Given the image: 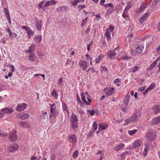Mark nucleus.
<instances>
[{
    "label": "nucleus",
    "mask_w": 160,
    "mask_h": 160,
    "mask_svg": "<svg viewBox=\"0 0 160 160\" xmlns=\"http://www.w3.org/2000/svg\"><path fill=\"white\" fill-rule=\"evenodd\" d=\"M138 120V115L135 113H133L127 119L125 120V122H126V125H128L130 122H137Z\"/></svg>",
    "instance_id": "f257e3e1"
},
{
    "label": "nucleus",
    "mask_w": 160,
    "mask_h": 160,
    "mask_svg": "<svg viewBox=\"0 0 160 160\" xmlns=\"http://www.w3.org/2000/svg\"><path fill=\"white\" fill-rule=\"evenodd\" d=\"M1 113L3 114V117L5 114H10L13 112V109L11 108H6L2 109L1 110Z\"/></svg>",
    "instance_id": "f03ea898"
},
{
    "label": "nucleus",
    "mask_w": 160,
    "mask_h": 160,
    "mask_svg": "<svg viewBox=\"0 0 160 160\" xmlns=\"http://www.w3.org/2000/svg\"><path fill=\"white\" fill-rule=\"evenodd\" d=\"M18 147V145L17 143H14L9 145L7 149L9 152H12L17 150Z\"/></svg>",
    "instance_id": "7ed1b4c3"
},
{
    "label": "nucleus",
    "mask_w": 160,
    "mask_h": 160,
    "mask_svg": "<svg viewBox=\"0 0 160 160\" xmlns=\"http://www.w3.org/2000/svg\"><path fill=\"white\" fill-rule=\"evenodd\" d=\"M9 137L10 141L12 142L15 141L17 138L16 131L13 130L12 131L10 134Z\"/></svg>",
    "instance_id": "20e7f679"
},
{
    "label": "nucleus",
    "mask_w": 160,
    "mask_h": 160,
    "mask_svg": "<svg viewBox=\"0 0 160 160\" xmlns=\"http://www.w3.org/2000/svg\"><path fill=\"white\" fill-rule=\"evenodd\" d=\"M79 64L80 67L83 70H86L88 68L87 62L85 61L80 60L79 62Z\"/></svg>",
    "instance_id": "39448f33"
},
{
    "label": "nucleus",
    "mask_w": 160,
    "mask_h": 160,
    "mask_svg": "<svg viewBox=\"0 0 160 160\" xmlns=\"http://www.w3.org/2000/svg\"><path fill=\"white\" fill-rule=\"evenodd\" d=\"M105 95L108 97L112 95L115 92L114 88H109L105 90Z\"/></svg>",
    "instance_id": "423d86ee"
},
{
    "label": "nucleus",
    "mask_w": 160,
    "mask_h": 160,
    "mask_svg": "<svg viewBox=\"0 0 160 160\" xmlns=\"http://www.w3.org/2000/svg\"><path fill=\"white\" fill-rule=\"evenodd\" d=\"M49 116L50 117V123L52 124V125L54 124V122H55L56 120L55 118H52L53 117L56 118L57 117L56 111H54L53 112L51 113Z\"/></svg>",
    "instance_id": "0eeeda50"
},
{
    "label": "nucleus",
    "mask_w": 160,
    "mask_h": 160,
    "mask_svg": "<svg viewBox=\"0 0 160 160\" xmlns=\"http://www.w3.org/2000/svg\"><path fill=\"white\" fill-rule=\"evenodd\" d=\"M27 106V105L26 103H23L19 104L16 109L17 111H22L25 109Z\"/></svg>",
    "instance_id": "6e6552de"
},
{
    "label": "nucleus",
    "mask_w": 160,
    "mask_h": 160,
    "mask_svg": "<svg viewBox=\"0 0 160 160\" xmlns=\"http://www.w3.org/2000/svg\"><path fill=\"white\" fill-rule=\"evenodd\" d=\"M26 53H28L29 54V60L31 61H35L34 58H35L34 54L33 53L32 51H25Z\"/></svg>",
    "instance_id": "1a4fd4ad"
},
{
    "label": "nucleus",
    "mask_w": 160,
    "mask_h": 160,
    "mask_svg": "<svg viewBox=\"0 0 160 160\" xmlns=\"http://www.w3.org/2000/svg\"><path fill=\"white\" fill-rule=\"evenodd\" d=\"M142 141L139 140L137 139L133 143V147L134 148L139 147L142 143Z\"/></svg>",
    "instance_id": "9d476101"
},
{
    "label": "nucleus",
    "mask_w": 160,
    "mask_h": 160,
    "mask_svg": "<svg viewBox=\"0 0 160 160\" xmlns=\"http://www.w3.org/2000/svg\"><path fill=\"white\" fill-rule=\"evenodd\" d=\"M156 136L154 132L148 133L147 135V138L148 141L154 140Z\"/></svg>",
    "instance_id": "9b49d317"
},
{
    "label": "nucleus",
    "mask_w": 160,
    "mask_h": 160,
    "mask_svg": "<svg viewBox=\"0 0 160 160\" xmlns=\"http://www.w3.org/2000/svg\"><path fill=\"white\" fill-rule=\"evenodd\" d=\"M69 138L70 143L74 144L76 143L77 141L76 136L74 135H71L69 136Z\"/></svg>",
    "instance_id": "f8f14e48"
},
{
    "label": "nucleus",
    "mask_w": 160,
    "mask_h": 160,
    "mask_svg": "<svg viewBox=\"0 0 160 160\" xmlns=\"http://www.w3.org/2000/svg\"><path fill=\"white\" fill-rule=\"evenodd\" d=\"M159 122H160V117H158L153 118L151 122V123L154 125L157 124Z\"/></svg>",
    "instance_id": "ddd939ff"
},
{
    "label": "nucleus",
    "mask_w": 160,
    "mask_h": 160,
    "mask_svg": "<svg viewBox=\"0 0 160 160\" xmlns=\"http://www.w3.org/2000/svg\"><path fill=\"white\" fill-rule=\"evenodd\" d=\"M35 26L37 29L38 30H41V22H42L39 21V20L37 18L35 20Z\"/></svg>",
    "instance_id": "4468645a"
},
{
    "label": "nucleus",
    "mask_w": 160,
    "mask_h": 160,
    "mask_svg": "<svg viewBox=\"0 0 160 160\" xmlns=\"http://www.w3.org/2000/svg\"><path fill=\"white\" fill-rule=\"evenodd\" d=\"M130 98V96L129 95V92H128L126 96L124 97L123 100V102L125 104L126 106H127L128 104V103L129 101Z\"/></svg>",
    "instance_id": "2eb2a0df"
},
{
    "label": "nucleus",
    "mask_w": 160,
    "mask_h": 160,
    "mask_svg": "<svg viewBox=\"0 0 160 160\" xmlns=\"http://www.w3.org/2000/svg\"><path fill=\"white\" fill-rule=\"evenodd\" d=\"M78 118L77 115L74 113H72L71 115L70 119V122H78Z\"/></svg>",
    "instance_id": "dca6fc26"
},
{
    "label": "nucleus",
    "mask_w": 160,
    "mask_h": 160,
    "mask_svg": "<svg viewBox=\"0 0 160 160\" xmlns=\"http://www.w3.org/2000/svg\"><path fill=\"white\" fill-rule=\"evenodd\" d=\"M145 147L144 149V150L143 154L146 156L147 154V153L150 149V144L148 143L145 144Z\"/></svg>",
    "instance_id": "f3484780"
},
{
    "label": "nucleus",
    "mask_w": 160,
    "mask_h": 160,
    "mask_svg": "<svg viewBox=\"0 0 160 160\" xmlns=\"http://www.w3.org/2000/svg\"><path fill=\"white\" fill-rule=\"evenodd\" d=\"M150 13L147 12L145 13L144 15L141 18L140 23L142 24V22L146 19L147 17L150 15Z\"/></svg>",
    "instance_id": "a211bd4d"
},
{
    "label": "nucleus",
    "mask_w": 160,
    "mask_h": 160,
    "mask_svg": "<svg viewBox=\"0 0 160 160\" xmlns=\"http://www.w3.org/2000/svg\"><path fill=\"white\" fill-rule=\"evenodd\" d=\"M108 126V123H100L98 124L99 129H101L103 130H106Z\"/></svg>",
    "instance_id": "6ab92c4d"
},
{
    "label": "nucleus",
    "mask_w": 160,
    "mask_h": 160,
    "mask_svg": "<svg viewBox=\"0 0 160 160\" xmlns=\"http://www.w3.org/2000/svg\"><path fill=\"white\" fill-rule=\"evenodd\" d=\"M107 54L110 58H113L116 55V53L115 51H109L108 52Z\"/></svg>",
    "instance_id": "aec40b11"
},
{
    "label": "nucleus",
    "mask_w": 160,
    "mask_h": 160,
    "mask_svg": "<svg viewBox=\"0 0 160 160\" xmlns=\"http://www.w3.org/2000/svg\"><path fill=\"white\" fill-rule=\"evenodd\" d=\"M34 39L37 43H40L42 41V36L41 35L36 36Z\"/></svg>",
    "instance_id": "412c9836"
},
{
    "label": "nucleus",
    "mask_w": 160,
    "mask_h": 160,
    "mask_svg": "<svg viewBox=\"0 0 160 160\" xmlns=\"http://www.w3.org/2000/svg\"><path fill=\"white\" fill-rule=\"evenodd\" d=\"M159 106L157 105H155L152 109V110L153 111V112L155 114L158 113L159 111Z\"/></svg>",
    "instance_id": "4be33fe9"
},
{
    "label": "nucleus",
    "mask_w": 160,
    "mask_h": 160,
    "mask_svg": "<svg viewBox=\"0 0 160 160\" xmlns=\"http://www.w3.org/2000/svg\"><path fill=\"white\" fill-rule=\"evenodd\" d=\"M125 146V145L123 143H121L118 145L114 148V150L117 152L121 149L123 147Z\"/></svg>",
    "instance_id": "5701e85b"
},
{
    "label": "nucleus",
    "mask_w": 160,
    "mask_h": 160,
    "mask_svg": "<svg viewBox=\"0 0 160 160\" xmlns=\"http://www.w3.org/2000/svg\"><path fill=\"white\" fill-rule=\"evenodd\" d=\"M20 118L22 119H25L29 118V115L28 114L24 113L23 114H20L19 115Z\"/></svg>",
    "instance_id": "b1692460"
},
{
    "label": "nucleus",
    "mask_w": 160,
    "mask_h": 160,
    "mask_svg": "<svg viewBox=\"0 0 160 160\" xmlns=\"http://www.w3.org/2000/svg\"><path fill=\"white\" fill-rule=\"evenodd\" d=\"M80 95L81 97V99L83 102L86 105H90V104L87 102L85 99V97L84 95V93L83 92L81 93Z\"/></svg>",
    "instance_id": "393cba45"
},
{
    "label": "nucleus",
    "mask_w": 160,
    "mask_h": 160,
    "mask_svg": "<svg viewBox=\"0 0 160 160\" xmlns=\"http://www.w3.org/2000/svg\"><path fill=\"white\" fill-rule=\"evenodd\" d=\"M122 16L126 20L129 21L130 18L128 14V12L124 11L122 14Z\"/></svg>",
    "instance_id": "a878e982"
},
{
    "label": "nucleus",
    "mask_w": 160,
    "mask_h": 160,
    "mask_svg": "<svg viewBox=\"0 0 160 160\" xmlns=\"http://www.w3.org/2000/svg\"><path fill=\"white\" fill-rule=\"evenodd\" d=\"M70 125L72 128L75 130L78 127V122H70Z\"/></svg>",
    "instance_id": "bb28decb"
},
{
    "label": "nucleus",
    "mask_w": 160,
    "mask_h": 160,
    "mask_svg": "<svg viewBox=\"0 0 160 160\" xmlns=\"http://www.w3.org/2000/svg\"><path fill=\"white\" fill-rule=\"evenodd\" d=\"M105 35L106 37V38L107 40H108L111 38L110 32L108 29L106 30Z\"/></svg>",
    "instance_id": "cd10ccee"
},
{
    "label": "nucleus",
    "mask_w": 160,
    "mask_h": 160,
    "mask_svg": "<svg viewBox=\"0 0 160 160\" xmlns=\"http://www.w3.org/2000/svg\"><path fill=\"white\" fill-rule=\"evenodd\" d=\"M56 1L55 0H51L50 1L47 2L45 4V6L48 7L50 5H52L53 4H56Z\"/></svg>",
    "instance_id": "c85d7f7f"
},
{
    "label": "nucleus",
    "mask_w": 160,
    "mask_h": 160,
    "mask_svg": "<svg viewBox=\"0 0 160 160\" xmlns=\"http://www.w3.org/2000/svg\"><path fill=\"white\" fill-rule=\"evenodd\" d=\"M49 105L50 107V112L52 113L54 111H55L56 107L55 104L54 103L52 104H50Z\"/></svg>",
    "instance_id": "c756f323"
},
{
    "label": "nucleus",
    "mask_w": 160,
    "mask_h": 160,
    "mask_svg": "<svg viewBox=\"0 0 160 160\" xmlns=\"http://www.w3.org/2000/svg\"><path fill=\"white\" fill-rule=\"evenodd\" d=\"M27 33L28 36V38H30L31 36H32L34 35V32L29 28V30H28L27 32Z\"/></svg>",
    "instance_id": "7c9ffc66"
},
{
    "label": "nucleus",
    "mask_w": 160,
    "mask_h": 160,
    "mask_svg": "<svg viewBox=\"0 0 160 160\" xmlns=\"http://www.w3.org/2000/svg\"><path fill=\"white\" fill-rule=\"evenodd\" d=\"M41 114V120L43 122H46L48 118V116L43 115L42 114Z\"/></svg>",
    "instance_id": "2f4dec72"
},
{
    "label": "nucleus",
    "mask_w": 160,
    "mask_h": 160,
    "mask_svg": "<svg viewBox=\"0 0 160 160\" xmlns=\"http://www.w3.org/2000/svg\"><path fill=\"white\" fill-rule=\"evenodd\" d=\"M62 105L63 110L64 111H66L68 115L69 113V110L68 108V107L66 104L65 103H63Z\"/></svg>",
    "instance_id": "473e14b6"
},
{
    "label": "nucleus",
    "mask_w": 160,
    "mask_h": 160,
    "mask_svg": "<svg viewBox=\"0 0 160 160\" xmlns=\"http://www.w3.org/2000/svg\"><path fill=\"white\" fill-rule=\"evenodd\" d=\"M21 126L23 127L28 128L30 127V125L25 122H22L20 123Z\"/></svg>",
    "instance_id": "72a5a7b5"
},
{
    "label": "nucleus",
    "mask_w": 160,
    "mask_h": 160,
    "mask_svg": "<svg viewBox=\"0 0 160 160\" xmlns=\"http://www.w3.org/2000/svg\"><path fill=\"white\" fill-rule=\"evenodd\" d=\"M45 3V1H42L41 2H40L38 6L40 8H41L43 10H44L45 9V7L47 6H45V4L44 5H42L43 3Z\"/></svg>",
    "instance_id": "f704fd0d"
},
{
    "label": "nucleus",
    "mask_w": 160,
    "mask_h": 160,
    "mask_svg": "<svg viewBox=\"0 0 160 160\" xmlns=\"http://www.w3.org/2000/svg\"><path fill=\"white\" fill-rule=\"evenodd\" d=\"M104 56L102 54H100L98 57L96 59L95 61L96 62L98 63H99L100 61L102 59V58H103Z\"/></svg>",
    "instance_id": "c9c22d12"
},
{
    "label": "nucleus",
    "mask_w": 160,
    "mask_h": 160,
    "mask_svg": "<svg viewBox=\"0 0 160 160\" xmlns=\"http://www.w3.org/2000/svg\"><path fill=\"white\" fill-rule=\"evenodd\" d=\"M100 71L102 73H107V69L105 66H102L100 68Z\"/></svg>",
    "instance_id": "e433bc0d"
},
{
    "label": "nucleus",
    "mask_w": 160,
    "mask_h": 160,
    "mask_svg": "<svg viewBox=\"0 0 160 160\" xmlns=\"http://www.w3.org/2000/svg\"><path fill=\"white\" fill-rule=\"evenodd\" d=\"M158 62L155 60L152 63L149 67V69L151 70L156 65Z\"/></svg>",
    "instance_id": "4c0bfd02"
},
{
    "label": "nucleus",
    "mask_w": 160,
    "mask_h": 160,
    "mask_svg": "<svg viewBox=\"0 0 160 160\" xmlns=\"http://www.w3.org/2000/svg\"><path fill=\"white\" fill-rule=\"evenodd\" d=\"M51 94L52 96L54 97L56 99L58 97V93L54 89H53V91L52 92Z\"/></svg>",
    "instance_id": "58836bf2"
},
{
    "label": "nucleus",
    "mask_w": 160,
    "mask_h": 160,
    "mask_svg": "<svg viewBox=\"0 0 160 160\" xmlns=\"http://www.w3.org/2000/svg\"><path fill=\"white\" fill-rule=\"evenodd\" d=\"M4 9V12L6 15V17L7 18L10 16L9 14L8 9L7 8H5Z\"/></svg>",
    "instance_id": "ea45409f"
},
{
    "label": "nucleus",
    "mask_w": 160,
    "mask_h": 160,
    "mask_svg": "<svg viewBox=\"0 0 160 160\" xmlns=\"http://www.w3.org/2000/svg\"><path fill=\"white\" fill-rule=\"evenodd\" d=\"M139 67L136 66L132 68H131L130 71L131 72H136L139 69Z\"/></svg>",
    "instance_id": "a19ab883"
},
{
    "label": "nucleus",
    "mask_w": 160,
    "mask_h": 160,
    "mask_svg": "<svg viewBox=\"0 0 160 160\" xmlns=\"http://www.w3.org/2000/svg\"><path fill=\"white\" fill-rule=\"evenodd\" d=\"M7 135L6 132L0 130V137H4Z\"/></svg>",
    "instance_id": "79ce46f5"
},
{
    "label": "nucleus",
    "mask_w": 160,
    "mask_h": 160,
    "mask_svg": "<svg viewBox=\"0 0 160 160\" xmlns=\"http://www.w3.org/2000/svg\"><path fill=\"white\" fill-rule=\"evenodd\" d=\"M138 131V130L137 129H134L133 130H128V134L131 135H132L134 133H136Z\"/></svg>",
    "instance_id": "37998d69"
},
{
    "label": "nucleus",
    "mask_w": 160,
    "mask_h": 160,
    "mask_svg": "<svg viewBox=\"0 0 160 160\" xmlns=\"http://www.w3.org/2000/svg\"><path fill=\"white\" fill-rule=\"evenodd\" d=\"M63 82V79L62 78H60L58 79V85L59 87L62 86V83Z\"/></svg>",
    "instance_id": "c03bdc74"
},
{
    "label": "nucleus",
    "mask_w": 160,
    "mask_h": 160,
    "mask_svg": "<svg viewBox=\"0 0 160 160\" xmlns=\"http://www.w3.org/2000/svg\"><path fill=\"white\" fill-rule=\"evenodd\" d=\"M57 10L58 11H65L66 10V8L65 7L60 6V7H58L57 8Z\"/></svg>",
    "instance_id": "a18cd8bd"
},
{
    "label": "nucleus",
    "mask_w": 160,
    "mask_h": 160,
    "mask_svg": "<svg viewBox=\"0 0 160 160\" xmlns=\"http://www.w3.org/2000/svg\"><path fill=\"white\" fill-rule=\"evenodd\" d=\"M121 58L122 59H124L126 60H127L130 59V57L126 55H124L121 57Z\"/></svg>",
    "instance_id": "49530a36"
},
{
    "label": "nucleus",
    "mask_w": 160,
    "mask_h": 160,
    "mask_svg": "<svg viewBox=\"0 0 160 160\" xmlns=\"http://www.w3.org/2000/svg\"><path fill=\"white\" fill-rule=\"evenodd\" d=\"M87 19H88V18H86L85 19H84L83 20V21L82 22V23L81 24V26L82 27H83V26H84V25L86 24V22L87 21V20H88Z\"/></svg>",
    "instance_id": "de8ad7c7"
},
{
    "label": "nucleus",
    "mask_w": 160,
    "mask_h": 160,
    "mask_svg": "<svg viewBox=\"0 0 160 160\" xmlns=\"http://www.w3.org/2000/svg\"><path fill=\"white\" fill-rule=\"evenodd\" d=\"M113 10L111 8H109L108 11L106 12V14L107 15H110V14L112 13Z\"/></svg>",
    "instance_id": "09e8293b"
},
{
    "label": "nucleus",
    "mask_w": 160,
    "mask_h": 160,
    "mask_svg": "<svg viewBox=\"0 0 160 160\" xmlns=\"http://www.w3.org/2000/svg\"><path fill=\"white\" fill-rule=\"evenodd\" d=\"M35 44H32L31 45L28 50H35Z\"/></svg>",
    "instance_id": "8fccbe9b"
},
{
    "label": "nucleus",
    "mask_w": 160,
    "mask_h": 160,
    "mask_svg": "<svg viewBox=\"0 0 160 160\" xmlns=\"http://www.w3.org/2000/svg\"><path fill=\"white\" fill-rule=\"evenodd\" d=\"M93 128L94 129V132L97 128V124L96 122H94L92 125Z\"/></svg>",
    "instance_id": "3c124183"
},
{
    "label": "nucleus",
    "mask_w": 160,
    "mask_h": 160,
    "mask_svg": "<svg viewBox=\"0 0 160 160\" xmlns=\"http://www.w3.org/2000/svg\"><path fill=\"white\" fill-rule=\"evenodd\" d=\"M87 111L88 113L91 115V116H93L94 115V111L93 110H88Z\"/></svg>",
    "instance_id": "603ef678"
},
{
    "label": "nucleus",
    "mask_w": 160,
    "mask_h": 160,
    "mask_svg": "<svg viewBox=\"0 0 160 160\" xmlns=\"http://www.w3.org/2000/svg\"><path fill=\"white\" fill-rule=\"evenodd\" d=\"M146 5H145L144 4H142L141 5L140 8V11H143L144 9L146 7Z\"/></svg>",
    "instance_id": "864d4df0"
},
{
    "label": "nucleus",
    "mask_w": 160,
    "mask_h": 160,
    "mask_svg": "<svg viewBox=\"0 0 160 160\" xmlns=\"http://www.w3.org/2000/svg\"><path fill=\"white\" fill-rule=\"evenodd\" d=\"M155 86V84L152 83L150 85V86L148 88V89L150 90L152 89Z\"/></svg>",
    "instance_id": "5fc2aeb1"
},
{
    "label": "nucleus",
    "mask_w": 160,
    "mask_h": 160,
    "mask_svg": "<svg viewBox=\"0 0 160 160\" xmlns=\"http://www.w3.org/2000/svg\"><path fill=\"white\" fill-rule=\"evenodd\" d=\"M131 6H132L130 4H128L127 6L126 7L124 11L128 12V10L130 9Z\"/></svg>",
    "instance_id": "6e6d98bb"
},
{
    "label": "nucleus",
    "mask_w": 160,
    "mask_h": 160,
    "mask_svg": "<svg viewBox=\"0 0 160 160\" xmlns=\"http://www.w3.org/2000/svg\"><path fill=\"white\" fill-rule=\"evenodd\" d=\"M78 152L76 150L74 152L73 155V158H76L78 157Z\"/></svg>",
    "instance_id": "4d7b16f0"
},
{
    "label": "nucleus",
    "mask_w": 160,
    "mask_h": 160,
    "mask_svg": "<svg viewBox=\"0 0 160 160\" xmlns=\"http://www.w3.org/2000/svg\"><path fill=\"white\" fill-rule=\"evenodd\" d=\"M71 4L75 7L76 6L78 3L77 1H76V0H75L74 1H71Z\"/></svg>",
    "instance_id": "13d9d810"
},
{
    "label": "nucleus",
    "mask_w": 160,
    "mask_h": 160,
    "mask_svg": "<svg viewBox=\"0 0 160 160\" xmlns=\"http://www.w3.org/2000/svg\"><path fill=\"white\" fill-rule=\"evenodd\" d=\"M10 37L11 38V39L14 38V37H16V36H17V35L16 33H12V32L11 33V34H10Z\"/></svg>",
    "instance_id": "bf43d9fd"
},
{
    "label": "nucleus",
    "mask_w": 160,
    "mask_h": 160,
    "mask_svg": "<svg viewBox=\"0 0 160 160\" xmlns=\"http://www.w3.org/2000/svg\"><path fill=\"white\" fill-rule=\"evenodd\" d=\"M137 51H131V53L132 56H136L137 54V53H136Z\"/></svg>",
    "instance_id": "052dcab7"
},
{
    "label": "nucleus",
    "mask_w": 160,
    "mask_h": 160,
    "mask_svg": "<svg viewBox=\"0 0 160 160\" xmlns=\"http://www.w3.org/2000/svg\"><path fill=\"white\" fill-rule=\"evenodd\" d=\"M22 28L25 29L27 32L28 30H29L30 28L28 27H27L25 26H22Z\"/></svg>",
    "instance_id": "680f3d73"
},
{
    "label": "nucleus",
    "mask_w": 160,
    "mask_h": 160,
    "mask_svg": "<svg viewBox=\"0 0 160 160\" xmlns=\"http://www.w3.org/2000/svg\"><path fill=\"white\" fill-rule=\"evenodd\" d=\"M145 88L144 87H141L139 88L138 89V91L139 92H142L144 90Z\"/></svg>",
    "instance_id": "e2e57ef3"
},
{
    "label": "nucleus",
    "mask_w": 160,
    "mask_h": 160,
    "mask_svg": "<svg viewBox=\"0 0 160 160\" xmlns=\"http://www.w3.org/2000/svg\"><path fill=\"white\" fill-rule=\"evenodd\" d=\"M85 8L84 5H79L78 6V8L79 9V10Z\"/></svg>",
    "instance_id": "0e129e2a"
},
{
    "label": "nucleus",
    "mask_w": 160,
    "mask_h": 160,
    "mask_svg": "<svg viewBox=\"0 0 160 160\" xmlns=\"http://www.w3.org/2000/svg\"><path fill=\"white\" fill-rule=\"evenodd\" d=\"M109 29L110 31L111 32L114 29V27L113 26H112V25H110L109 26Z\"/></svg>",
    "instance_id": "69168bd1"
},
{
    "label": "nucleus",
    "mask_w": 160,
    "mask_h": 160,
    "mask_svg": "<svg viewBox=\"0 0 160 160\" xmlns=\"http://www.w3.org/2000/svg\"><path fill=\"white\" fill-rule=\"evenodd\" d=\"M101 18V16L99 13L96 15V18L97 20L99 21V18Z\"/></svg>",
    "instance_id": "338daca9"
},
{
    "label": "nucleus",
    "mask_w": 160,
    "mask_h": 160,
    "mask_svg": "<svg viewBox=\"0 0 160 160\" xmlns=\"http://www.w3.org/2000/svg\"><path fill=\"white\" fill-rule=\"evenodd\" d=\"M121 82V80L119 78H117L114 81V83H116L118 82Z\"/></svg>",
    "instance_id": "774afa93"
}]
</instances>
